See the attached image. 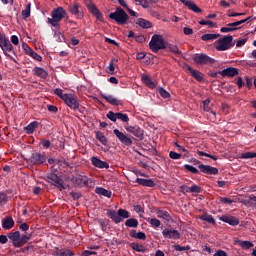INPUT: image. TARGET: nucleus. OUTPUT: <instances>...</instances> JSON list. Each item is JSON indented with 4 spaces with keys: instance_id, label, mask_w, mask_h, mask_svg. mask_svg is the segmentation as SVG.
Here are the masks:
<instances>
[{
    "instance_id": "nucleus-1",
    "label": "nucleus",
    "mask_w": 256,
    "mask_h": 256,
    "mask_svg": "<svg viewBox=\"0 0 256 256\" xmlns=\"http://www.w3.org/2000/svg\"><path fill=\"white\" fill-rule=\"evenodd\" d=\"M52 18H47L48 25H51V27H54L57 31L61 29V21L67 17V12L63 7H57L54 8L51 12Z\"/></svg>"
},
{
    "instance_id": "nucleus-2",
    "label": "nucleus",
    "mask_w": 256,
    "mask_h": 256,
    "mask_svg": "<svg viewBox=\"0 0 256 256\" xmlns=\"http://www.w3.org/2000/svg\"><path fill=\"white\" fill-rule=\"evenodd\" d=\"M106 215L116 225H118V223H123L124 219H129V217H131V214L129 213V211L123 208H120L118 211H115L113 209H108Z\"/></svg>"
},
{
    "instance_id": "nucleus-3",
    "label": "nucleus",
    "mask_w": 256,
    "mask_h": 256,
    "mask_svg": "<svg viewBox=\"0 0 256 256\" xmlns=\"http://www.w3.org/2000/svg\"><path fill=\"white\" fill-rule=\"evenodd\" d=\"M109 19H112L118 25H126L129 21V15L123 8L117 7L115 12L109 14Z\"/></svg>"
},
{
    "instance_id": "nucleus-4",
    "label": "nucleus",
    "mask_w": 256,
    "mask_h": 256,
    "mask_svg": "<svg viewBox=\"0 0 256 256\" xmlns=\"http://www.w3.org/2000/svg\"><path fill=\"white\" fill-rule=\"evenodd\" d=\"M0 48L2 49L6 57H9L11 61H13L14 63H17V60L8 54L11 53V51H13V44H11L9 38H7V36H5V34L2 33H0Z\"/></svg>"
},
{
    "instance_id": "nucleus-5",
    "label": "nucleus",
    "mask_w": 256,
    "mask_h": 256,
    "mask_svg": "<svg viewBox=\"0 0 256 256\" xmlns=\"http://www.w3.org/2000/svg\"><path fill=\"white\" fill-rule=\"evenodd\" d=\"M149 47L153 53H159L162 49H165V40H163V36L159 34H155L152 36Z\"/></svg>"
},
{
    "instance_id": "nucleus-6",
    "label": "nucleus",
    "mask_w": 256,
    "mask_h": 256,
    "mask_svg": "<svg viewBox=\"0 0 256 256\" xmlns=\"http://www.w3.org/2000/svg\"><path fill=\"white\" fill-rule=\"evenodd\" d=\"M218 45L216 46L217 51H229L231 47H235L233 43V37L231 35L224 36L217 40Z\"/></svg>"
},
{
    "instance_id": "nucleus-7",
    "label": "nucleus",
    "mask_w": 256,
    "mask_h": 256,
    "mask_svg": "<svg viewBox=\"0 0 256 256\" xmlns=\"http://www.w3.org/2000/svg\"><path fill=\"white\" fill-rule=\"evenodd\" d=\"M45 181H47V183H50V185H54V187H57L59 191H63V189H65V181H63V178H61V176L55 173H50L46 175Z\"/></svg>"
},
{
    "instance_id": "nucleus-8",
    "label": "nucleus",
    "mask_w": 256,
    "mask_h": 256,
    "mask_svg": "<svg viewBox=\"0 0 256 256\" xmlns=\"http://www.w3.org/2000/svg\"><path fill=\"white\" fill-rule=\"evenodd\" d=\"M194 63L196 65H213L215 63V59L209 57L207 54L203 53H196L192 57Z\"/></svg>"
},
{
    "instance_id": "nucleus-9",
    "label": "nucleus",
    "mask_w": 256,
    "mask_h": 256,
    "mask_svg": "<svg viewBox=\"0 0 256 256\" xmlns=\"http://www.w3.org/2000/svg\"><path fill=\"white\" fill-rule=\"evenodd\" d=\"M63 101L65 105H67V107H69L73 111H79L80 113H82L81 109L79 108L80 104H79V101L77 100V96L73 94H68L64 96Z\"/></svg>"
},
{
    "instance_id": "nucleus-10",
    "label": "nucleus",
    "mask_w": 256,
    "mask_h": 256,
    "mask_svg": "<svg viewBox=\"0 0 256 256\" xmlns=\"http://www.w3.org/2000/svg\"><path fill=\"white\" fill-rule=\"evenodd\" d=\"M29 161L32 165H36L37 167H39V165H43V163L47 161V154L41 152H34L32 153Z\"/></svg>"
},
{
    "instance_id": "nucleus-11",
    "label": "nucleus",
    "mask_w": 256,
    "mask_h": 256,
    "mask_svg": "<svg viewBox=\"0 0 256 256\" xmlns=\"http://www.w3.org/2000/svg\"><path fill=\"white\" fill-rule=\"evenodd\" d=\"M113 133L122 145H126V147H131V145H133V140L119 129H114Z\"/></svg>"
},
{
    "instance_id": "nucleus-12",
    "label": "nucleus",
    "mask_w": 256,
    "mask_h": 256,
    "mask_svg": "<svg viewBox=\"0 0 256 256\" xmlns=\"http://www.w3.org/2000/svg\"><path fill=\"white\" fill-rule=\"evenodd\" d=\"M22 49L26 55H29V57H32L35 61H43V57L37 54L26 42L22 43Z\"/></svg>"
},
{
    "instance_id": "nucleus-13",
    "label": "nucleus",
    "mask_w": 256,
    "mask_h": 256,
    "mask_svg": "<svg viewBox=\"0 0 256 256\" xmlns=\"http://www.w3.org/2000/svg\"><path fill=\"white\" fill-rule=\"evenodd\" d=\"M69 13H71V15H74L76 17V19H83L84 17V13H83V8L75 3V4H71L68 7Z\"/></svg>"
},
{
    "instance_id": "nucleus-14",
    "label": "nucleus",
    "mask_w": 256,
    "mask_h": 256,
    "mask_svg": "<svg viewBox=\"0 0 256 256\" xmlns=\"http://www.w3.org/2000/svg\"><path fill=\"white\" fill-rule=\"evenodd\" d=\"M74 183L77 187H91L93 180L87 176H78L74 179Z\"/></svg>"
},
{
    "instance_id": "nucleus-15",
    "label": "nucleus",
    "mask_w": 256,
    "mask_h": 256,
    "mask_svg": "<svg viewBox=\"0 0 256 256\" xmlns=\"http://www.w3.org/2000/svg\"><path fill=\"white\" fill-rule=\"evenodd\" d=\"M126 131L134 135L139 141H143V130L139 126H127Z\"/></svg>"
},
{
    "instance_id": "nucleus-16",
    "label": "nucleus",
    "mask_w": 256,
    "mask_h": 256,
    "mask_svg": "<svg viewBox=\"0 0 256 256\" xmlns=\"http://www.w3.org/2000/svg\"><path fill=\"white\" fill-rule=\"evenodd\" d=\"M198 169H200L201 173H205L206 175H217L219 173V169L205 164H200Z\"/></svg>"
},
{
    "instance_id": "nucleus-17",
    "label": "nucleus",
    "mask_w": 256,
    "mask_h": 256,
    "mask_svg": "<svg viewBox=\"0 0 256 256\" xmlns=\"http://www.w3.org/2000/svg\"><path fill=\"white\" fill-rule=\"evenodd\" d=\"M162 235L165 239H181V233L177 230L164 229Z\"/></svg>"
},
{
    "instance_id": "nucleus-18",
    "label": "nucleus",
    "mask_w": 256,
    "mask_h": 256,
    "mask_svg": "<svg viewBox=\"0 0 256 256\" xmlns=\"http://www.w3.org/2000/svg\"><path fill=\"white\" fill-rule=\"evenodd\" d=\"M220 221H223L224 223H228V225H231L232 227H235L239 225V219L235 216L231 215H222L219 218Z\"/></svg>"
},
{
    "instance_id": "nucleus-19",
    "label": "nucleus",
    "mask_w": 256,
    "mask_h": 256,
    "mask_svg": "<svg viewBox=\"0 0 256 256\" xmlns=\"http://www.w3.org/2000/svg\"><path fill=\"white\" fill-rule=\"evenodd\" d=\"M13 227H15V220H13L12 216H6L2 219V229L9 231Z\"/></svg>"
},
{
    "instance_id": "nucleus-20",
    "label": "nucleus",
    "mask_w": 256,
    "mask_h": 256,
    "mask_svg": "<svg viewBox=\"0 0 256 256\" xmlns=\"http://www.w3.org/2000/svg\"><path fill=\"white\" fill-rule=\"evenodd\" d=\"M219 73L223 77H235L236 75H239V69L229 67V68L219 71Z\"/></svg>"
},
{
    "instance_id": "nucleus-21",
    "label": "nucleus",
    "mask_w": 256,
    "mask_h": 256,
    "mask_svg": "<svg viewBox=\"0 0 256 256\" xmlns=\"http://www.w3.org/2000/svg\"><path fill=\"white\" fill-rule=\"evenodd\" d=\"M8 239L12 241V244L14 247L19 248V239L21 237V232L15 231V232H9L7 234Z\"/></svg>"
},
{
    "instance_id": "nucleus-22",
    "label": "nucleus",
    "mask_w": 256,
    "mask_h": 256,
    "mask_svg": "<svg viewBox=\"0 0 256 256\" xmlns=\"http://www.w3.org/2000/svg\"><path fill=\"white\" fill-rule=\"evenodd\" d=\"M181 3H183V5H185L186 7H188V9H190V11H193L194 13H201L203 10H201V8L198 7L197 4H195V2L191 1V0H179Z\"/></svg>"
},
{
    "instance_id": "nucleus-23",
    "label": "nucleus",
    "mask_w": 256,
    "mask_h": 256,
    "mask_svg": "<svg viewBox=\"0 0 256 256\" xmlns=\"http://www.w3.org/2000/svg\"><path fill=\"white\" fill-rule=\"evenodd\" d=\"M91 163L92 165H94V167H97L98 169H109V163L102 161L95 156L91 158Z\"/></svg>"
},
{
    "instance_id": "nucleus-24",
    "label": "nucleus",
    "mask_w": 256,
    "mask_h": 256,
    "mask_svg": "<svg viewBox=\"0 0 256 256\" xmlns=\"http://www.w3.org/2000/svg\"><path fill=\"white\" fill-rule=\"evenodd\" d=\"M102 99H105L107 103L110 105H115L116 107L119 105H123V102L115 97L113 95H107V94H101Z\"/></svg>"
},
{
    "instance_id": "nucleus-25",
    "label": "nucleus",
    "mask_w": 256,
    "mask_h": 256,
    "mask_svg": "<svg viewBox=\"0 0 256 256\" xmlns=\"http://www.w3.org/2000/svg\"><path fill=\"white\" fill-rule=\"evenodd\" d=\"M187 71H189V73L192 75V77H194V79H196V81H203V75H201V72H199V70H195L193 69V67L187 65L186 66Z\"/></svg>"
},
{
    "instance_id": "nucleus-26",
    "label": "nucleus",
    "mask_w": 256,
    "mask_h": 256,
    "mask_svg": "<svg viewBox=\"0 0 256 256\" xmlns=\"http://www.w3.org/2000/svg\"><path fill=\"white\" fill-rule=\"evenodd\" d=\"M33 73L36 77H40V79H45L49 76V73H47L45 69L38 66L33 68Z\"/></svg>"
},
{
    "instance_id": "nucleus-27",
    "label": "nucleus",
    "mask_w": 256,
    "mask_h": 256,
    "mask_svg": "<svg viewBox=\"0 0 256 256\" xmlns=\"http://www.w3.org/2000/svg\"><path fill=\"white\" fill-rule=\"evenodd\" d=\"M136 182L143 187H155V181L152 179L137 178Z\"/></svg>"
},
{
    "instance_id": "nucleus-28",
    "label": "nucleus",
    "mask_w": 256,
    "mask_h": 256,
    "mask_svg": "<svg viewBox=\"0 0 256 256\" xmlns=\"http://www.w3.org/2000/svg\"><path fill=\"white\" fill-rule=\"evenodd\" d=\"M156 214L158 219H164V221H167V223H170L171 219H173L171 214H169V212L166 210H158L156 211Z\"/></svg>"
},
{
    "instance_id": "nucleus-29",
    "label": "nucleus",
    "mask_w": 256,
    "mask_h": 256,
    "mask_svg": "<svg viewBox=\"0 0 256 256\" xmlns=\"http://www.w3.org/2000/svg\"><path fill=\"white\" fill-rule=\"evenodd\" d=\"M141 79L144 85L146 87H149V89H155V87H157V84H155V82H153V80H151V77H149L148 75L143 74Z\"/></svg>"
},
{
    "instance_id": "nucleus-30",
    "label": "nucleus",
    "mask_w": 256,
    "mask_h": 256,
    "mask_svg": "<svg viewBox=\"0 0 256 256\" xmlns=\"http://www.w3.org/2000/svg\"><path fill=\"white\" fill-rule=\"evenodd\" d=\"M136 25H139V27H142V29H151V27H153L151 21L145 20L143 18H138L136 21Z\"/></svg>"
},
{
    "instance_id": "nucleus-31",
    "label": "nucleus",
    "mask_w": 256,
    "mask_h": 256,
    "mask_svg": "<svg viewBox=\"0 0 256 256\" xmlns=\"http://www.w3.org/2000/svg\"><path fill=\"white\" fill-rule=\"evenodd\" d=\"M130 237H132V239H140V241L147 239V235L144 232H137V230H131Z\"/></svg>"
},
{
    "instance_id": "nucleus-32",
    "label": "nucleus",
    "mask_w": 256,
    "mask_h": 256,
    "mask_svg": "<svg viewBox=\"0 0 256 256\" xmlns=\"http://www.w3.org/2000/svg\"><path fill=\"white\" fill-rule=\"evenodd\" d=\"M37 127H39V122L33 121L24 128V131H26L28 135H31L35 133V129H37Z\"/></svg>"
},
{
    "instance_id": "nucleus-33",
    "label": "nucleus",
    "mask_w": 256,
    "mask_h": 256,
    "mask_svg": "<svg viewBox=\"0 0 256 256\" xmlns=\"http://www.w3.org/2000/svg\"><path fill=\"white\" fill-rule=\"evenodd\" d=\"M95 193L97 195H102V197H107L108 199H111V191H109L103 187H97L95 189Z\"/></svg>"
},
{
    "instance_id": "nucleus-34",
    "label": "nucleus",
    "mask_w": 256,
    "mask_h": 256,
    "mask_svg": "<svg viewBox=\"0 0 256 256\" xmlns=\"http://www.w3.org/2000/svg\"><path fill=\"white\" fill-rule=\"evenodd\" d=\"M125 226L137 229V227H139V220H137L136 218L127 219L125 221Z\"/></svg>"
},
{
    "instance_id": "nucleus-35",
    "label": "nucleus",
    "mask_w": 256,
    "mask_h": 256,
    "mask_svg": "<svg viewBox=\"0 0 256 256\" xmlns=\"http://www.w3.org/2000/svg\"><path fill=\"white\" fill-rule=\"evenodd\" d=\"M237 243H238L239 247H241V249H245V250L251 249V247H254L253 242L248 241V240H246V241L238 240Z\"/></svg>"
},
{
    "instance_id": "nucleus-36",
    "label": "nucleus",
    "mask_w": 256,
    "mask_h": 256,
    "mask_svg": "<svg viewBox=\"0 0 256 256\" xmlns=\"http://www.w3.org/2000/svg\"><path fill=\"white\" fill-rule=\"evenodd\" d=\"M221 34H204L201 36L202 41H215V39H219Z\"/></svg>"
},
{
    "instance_id": "nucleus-37",
    "label": "nucleus",
    "mask_w": 256,
    "mask_h": 256,
    "mask_svg": "<svg viewBox=\"0 0 256 256\" xmlns=\"http://www.w3.org/2000/svg\"><path fill=\"white\" fill-rule=\"evenodd\" d=\"M199 219L201 221H206L207 223H210L211 225H215V218L211 214H204L202 216H199Z\"/></svg>"
},
{
    "instance_id": "nucleus-38",
    "label": "nucleus",
    "mask_w": 256,
    "mask_h": 256,
    "mask_svg": "<svg viewBox=\"0 0 256 256\" xmlns=\"http://www.w3.org/2000/svg\"><path fill=\"white\" fill-rule=\"evenodd\" d=\"M131 249L133 251H137V253H145V246L138 244V243H131L130 244Z\"/></svg>"
},
{
    "instance_id": "nucleus-39",
    "label": "nucleus",
    "mask_w": 256,
    "mask_h": 256,
    "mask_svg": "<svg viewBox=\"0 0 256 256\" xmlns=\"http://www.w3.org/2000/svg\"><path fill=\"white\" fill-rule=\"evenodd\" d=\"M29 17H31V3H28L22 11V19H29Z\"/></svg>"
},
{
    "instance_id": "nucleus-40",
    "label": "nucleus",
    "mask_w": 256,
    "mask_h": 256,
    "mask_svg": "<svg viewBox=\"0 0 256 256\" xmlns=\"http://www.w3.org/2000/svg\"><path fill=\"white\" fill-rule=\"evenodd\" d=\"M119 119L120 121H122L123 123H129V115L121 113V112H117L116 113V120Z\"/></svg>"
},
{
    "instance_id": "nucleus-41",
    "label": "nucleus",
    "mask_w": 256,
    "mask_h": 256,
    "mask_svg": "<svg viewBox=\"0 0 256 256\" xmlns=\"http://www.w3.org/2000/svg\"><path fill=\"white\" fill-rule=\"evenodd\" d=\"M29 239H31V236H27L25 234L20 235L19 242H18V248L23 247V245H25V243H27L29 241Z\"/></svg>"
},
{
    "instance_id": "nucleus-42",
    "label": "nucleus",
    "mask_w": 256,
    "mask_h": 256,
    "mask_svg": "<svg viewBox=\"0 0 256 256\" xmlns=\"http://www.w3.org/2000/svg\"><path fill=\"white\" fill-rule=\"evenodd\" d=\"M96 139L100 141L103 145H107V137L103 132H96Z\"/></svg>"
},
{
    "instance_id": "nucleus-43",
    "label": "nucleus",
    "mask_w": 256,
    "mask_h": 256,
    "mask_svg": "<svg viewBox=\"0 0 256 256\" xmlns=\"http://www.w3.org/2000/svg\"><path fill=\"white\" fill-rule=\"evenodd\" d=\"M118 61L119 60H117L115 58L111 59L109 66H108L110 75H113V73H115V63H117Z\"/></svg>"
},
{
    "instance_id": "nucleus-44",
    "label": "nucleus",
    "mask_w": 256,
    "mask_h": 256,
    "mask_svg": "<svg viewBox=\"0 0 256 256\" xmlns=\"http://www.w3.org/2000/svg\"><path fill=\"white\" fill-rule=\"evenodd\" d=\"M158 93L163 99H169V97H171V94H169L163 87L158 88Z\"/></svg>"
},
{
    "instance_id": "nucleus-45",
    "label": "nucleus",
    "mask_w": 256,
    "mask_h": 256,
    "mask_svg": "<svg viewBox=\"0 0 256 256\" xmlns=\"http://www.w3.org/2000/svg\"><path fill=\"white\" fill-rule=\"evenodd\" d=\"M148 223L152 225L153 227H161V221L156 218H148Z\"/></svg>"
},
{
    "instance_id": "nucleus-46",
    "label": "nucleus",
    "mask_w": 256,
    "mask_h": 256,
    "mask_svg": "<svg viewBox=\"0 0 256 256\" xmlns=\"http://www.w3.org/2000/svg\"><path fill=\"white\" fill-rule=\"evenodd\" d=\"M240 159H255V152H244L240 154Z\"/></svg>"
},
{
    "instance_id": "nucleus-47",
    "label": "nucleus",
    "mask_w": 256,
    "mask_h": 256,
    "mask_svg": "<svg viewBox=\"0 0 256 256\" xmlns=\"http://www.w3.org/2000/svg\"><path fill=\"white\" fill-rule=\"evenodd\" d=\"M173 249L175 251H189L191 249V246H189V245L181 246L179 244H175V245H173Z\"/></svg>"
},
{
    "instance_id": "nucleus-48",
    "label": "nucleus",
    "mask_w": 256,
    "mask_h": 256,
    "mask_svg": "<svg viewBox=\"0 0 256 256\" xmlns=\"http://www.w3.org/2000/svg\"><path fill=\"white\" fill-rule=\"evenodd\" d=\"M184 169L186 171H189L190 173H193L194 175H197V173H199V170L197 168L189 164H185Z\"/></svg>"
},
{
    "instance_id": "nucleus-49",
    "label": "nucleus",
    "mask_w": 256,
    "mask_h": 256,
    "mask_svg": "<svg viewBox=\"0 0 256 256\" xmlns=\"http://www.w3.org/2000/svg\"><path fill=\"white\" fill-rule=\"evenodd\" d=\"M199 25H208L210 29H213L215 27L216 23L211 20H201L199 21Z\"/></svg>"
},
{
    "instance_id": "nucleus-50",
    "label": "nucleus",
    "mask_w": 256,
    "mask_h": 256,
    "mask_svg": "<svg viewBox=\"0 0 256 256\" xmlns=\"http://www.w3.org/2000/svg\"><path fill=\"white\" fill-rule=\"evenodd\" d=\"M197 153L200 157H209V159H213L214 161H217V156H215V155H211V154H209L207 152H203V151H198Z\"/></svg>"
},
{
    "instance_id": "nucleus-51",
    "label": "nucleus",
    "mask_w": 256,
    "mask_h": 256,
    "mask_svg": "<svg viewBox=\"0 0 256 256\" xmlns=\"http://www.w3.org/2000/svg\"><path fill=\"white\" fill-rule=\"evenodd\" d=\"M106 117L108 119H110V121H112L113 123L117 122V113L113 112V111H109L106 115Z\"/></svg>"
},
{
    "instance_id": "nucleus-52",
    "label": "nucleus",
    "mask_w": 256,
    "mask_h": 256,
    "mask_svg": "<svg viewBox=\"0 0 256 256\" xmlns=\"http://www.w3.org/2000/svg\"><path fill=\"white\" fill-rule=\"evenodd\" d=\"M54 95H57V97H59V98L62 99V101H63V99H64L68 94H63V90H62V89L56 88V89L54 90Z\"/></svg>"
},
{
    "instance_id": "nucleus-53",
    "label": "nucleus",
    "mask_w": 256,
    "mask_h": 256,
    "mask_svg": "<svg viewBox=\"0 0 256 256\" xmlns=\"http://www.w3.org/2000/svg\"><path fill=\"white\" fill-rule=\"evenodd\" d=\"M60 255L62 256H75V253L70 249H60Z\"/></svg>"
},
{
    "instance_id": "nucleus-54",
    "label": "nucleus",
    "mask_w": 256,
    "mask_h": 256,
    "mask_svg": "<svg viewBox=\"0 0 256 256\" xmlns=\"http://www.w3.org/2000/svg\"><path fill=\"white\" fill-rule=\"evenodd\" d=\"M87 9L90 11L91 14L95 15L98 13L99 9L97 8V6H95V4H88L87 5Z\"/></svg>"
},
{
    "instance_id": "nucleus-55",
    "label": "nucleus",
    "mask_w": 256,
    "mask_h": 256,
    "mask_svg": "<svg viewBox=\"0 0 256 256\" xmlns=\"http://www.w3.org/2000/svg\"><path fill=\"white\" fill-rule=\"evenodd\" d=\"M239 28H234V26L222 27L220 29L221 33H231L232 31H237Z\"/></svg>"
},
{
    "instance_id": "nucleus-56",
    "label": "nucleus",
    "mask_w": 256,
    "mask_h": 256,
    "mask_svg": "<svg viewBox=\"0 0 256 256\" xmlns=\"http://www.w3.org/2000/svg\"><path fill=\"white\" fill-rule=\"evenodd\" d=\"M8 199H9V197L7 196V193L0 192V205L7 203Z\"/></svg>"
},
{
    "instance_id": "nucleus-57",
    "label": "nucleus",
    "mask_w": 256,
    "mask_h": 256,
    "mask_svg": "<svg viewBox=\"0 0 256 256\" xmlns=\"http://www.w3.org/2000/svg\"><path fill=\"white\" fill-rule=\"evenodd\" d=\"M220 203H224L225 205H231L232 203H235L234 200H231V198H225V197H220Z\"/></svg>"
},
{
    "instance_id": "nucleus-58",
    "label": "nucleus",
    "mask_w": 256,
    "mask_h": 256,
    "mask_svg": "<svg viewBox=\"0 0 256 256\" xmlns=\"http://www.w3.org/2000/svg\"><path fill=\"white\" fill-rule=\"evenodd\" d=\"M169 157H170V159L177 160V159H181V154H179L175 151H170L169 152Z\"/></svg>"
},
{
    "instance_id": "nucleus-59",
    "label": "nucleus",
    "mask_w": 256,
    "mask_h": 256,
    "mask_svg": "<svg viewBox=\"0 0 256 256\" xmlns=\"http://www.w3.org/2000/svg\"><path fill=\"white\" fill-rule=\"evenodd\" d=\"M190 193H201V188L199 185L194 184L190 187Z\"/></svg>"
},
{
    "instance_id": "nucleus-60",
    "label": "nucleus",
    "mask_w": 256,
    "mask_h": 256,
    "mask_svg": "<svg viewBox=\"0 0 256 256\" xmlns=\"http://www.w3.org/2000/svg\"><path fill=\"white\" fill-rule=\"evenodd\" d=\"M169 49L172 53H175V55H181V50H179V47H177V45H172L169 47Z\"/></svg>"
},
{
    "instance_id": "nucleus-61",
    "label": "nucleus",
    "mask_w": 256,
    "mask_h": 256,
    "mask_svg": "<svg viewBox=\"0 0 256 256\" xmlns=\"http://www.w3.org/2000/svg\"><path fill=\"white\" fill-rule=\"evenodd\" d=\"M202 103H203V110H204V111H209V109H210L209 103H211V100L206 99V100H204Z\"/></svg>"
},
{
    "instance_id": "nucleus-62",
    "label": "nucleus",
    "mask_w": 256,
    "mask_h": 256,
    "mask_svg": "<svg viewBox=\"0 0 256 256\" xmlns=\"http://www.w3.org/2000/svg\"><path fill=\"white\" fill-rule=\"evenodd\" d=\"M245 43H247V38L237 40L236 47H243V45H245Z\"/></svg>"
},
{
    "instance_id": "nucleus-63",
    "label": "nucleus",
    "mask_w": 256,
    "mask_h": 256,
    "mask_svg": "<svg viewBox=\"0 0 256 256\" xmlns=\"http://www.w3.org/2000/svg\"><path fill=\"white\" fill-rule=\"evenodd\" d=\"M90 255H97V252L85 250V251H83V252L81 253V256H90Z\"/></svg>"
},
{
    "instance_id": "nucleus-64",
    "label": "nucleus",
    "mask_w": 256,
    "mask_h": 256,
    "mask_svg": "<svg viewBox=\"0 0 256 256\" xmlns=\"http://www.w3.org/2000/svg\"><path fill=\"white\" fill-rule=\"evenodd\" d=\"M183 33H184V35H193V30L189 27H184Z\"/></svg>"
}]
</instances>
